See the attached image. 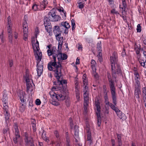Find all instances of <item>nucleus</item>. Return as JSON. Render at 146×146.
<instances>
[{"mask_svg": "<svg viewBox=\"0 0 146 146\" xmlns=\"http://www.w3.org/2000/svg\"><path fill=\"white\" fill-rule=\"evenodd\" d=\"M36 38H35L34 37L32 38V44L35 56L37 61V74L38 76H40L42 73L43 68L42 62L41 61L42 55V52L40 50L38 42Z\"/></svg>", "mask_w": 146, "mask_h": 146, "instance_id": "1", "label": "nucleus"}, {"mask_svg": "<svg viewBox=\"0 0 146 146\" xmlns=\"http://www.w3.org/2000/svg\"><path fill=\"white\" fill-rule=\"evenodd\" d=\"M47 52L49 56L52 55L53 61L49 63L48 66L49 65H50L52 67L53 66L54 68L56 69V73L55 75L57 78H58L59 76H60L61 65L59 62L56 61V56L59 52L58 51L56 47L53 46L51 49H48L47 50Z\"/></svg>", "mask_w": 146, "mask_h": 146, "instance_id": "2", "label": "nucleus"}, {"mask_svg": "<svg viewBox=\"0 0 146 146\" xmlns=\"http://www.w3.org/2000/svg\"><path fill=\"white\" fill-rule=\"evenodd\" d=\"M117 53L114 52L112 56L110 57V58L112 75L115 78L121 74L120 68L119 64L117 63Z\"/></svg>", "mask_w": 146, "mask_h": 146, "instance_id": "3", "label": "nucleus"}, {"mask_svg": "<svg viewBox=\"0 0 146 146\" xmlns=\"http://www.w3.org/2000/svg\"><path fill=\"white\" fill-rule=\"evenodd\" d=\"M49 94L51 97L53 99L56 98L59 101H62L65 100V102L67 106H69L70 104L69 98L68 96H65L64 94L58 93L56 94L54 92L50 91Z\"/></svg>", "mask_w": 146, "mask_h": 146, "instance_id": "4", "label": "nucleus"}, {"mask_svg": "<svg viewBox=\"0 0 146 146\" xmlns=\"http://www.w3.org/2000/svg\"><path fill=\"white\" fill-rule=\"evenodd\" d=\"M108 78L110 83V85L113 103L115 105H116L117 104V103L116 96L115 92V88L114 86L113 83L111 78V76L110 74H108Z\"/></svg>", "mask_w": 146, "mask_h": 146, "instance_id": "5", "label": "nucleus"}, {"mask_svg": "<svg viewBox=\"0 0 146 146\" xmlns=\"http://www.w3.org/2000/svg\"><path fill=\"white\" fill-rule=\"evenodd\" d=\"M59 27L58 26H55L54 27V29L53 30V32L55 35L56 39L58 40V48L60 47H61L63 42V37H61V34L60 33H58L57 32H59Z\"/></svg>", "mask_w": 146, "mask_h": 146, "instance_id": "6", "label": "nucleus"}, {"mask_svg": "<svg viewBox=\"0 0 146 146\" xmlns=\"http://www.w3.org/2000/svg\"><path fill=\"white\" fill-rule=\"evenodd\" d=\"M122 5L123 7H121V5H119L120 11L122 13L121 15H120V16L122 17L124 20L125 22H127V19L126 15V13L125 11V9L126 7V3L125 0H122Z\"/></svg>", "mask_w": 146, "mask_h": 146, "instance_id": "7", "label": "nucleus"}, {"mask_svg": "<svg viewBox=\"0 0 146 146\" xmlns=\"http://www.w3.org/2000/svg\"><path fill=\"white\" fill-rule=\"evenodd\" d=\"M48 69L51 71H53L55 72L54 76L56 79H57V80L58 81V82H59V83L61 85H63L64 84H66L67 83L66 80H59V79L60 78V77L61 76V68L60 69V76H59V77L58 78H57L55 76V74L56 73V71L57 70L56 69L54 68L53 67H52V66L50 65H48Z\"/></svg>", "mask_w": 146, "mask_h": 146, "instance_id": "8", "label": "nucleus"}, {"mask_svg": "<svg viewBox=\"0 0 146 146\" xmlns=\"http://www.w3.org/2000/svg\"><path fill=\"white\" fill-rule=\"evenodd\" d=\"M69 121L70 123V126L71 128H72L74 127V136L75 138H78V126L76 125H74V124L72 123V120L71 118H70L69 119Z\"/></svg>", "mask_w": 146, "mask_h": 146, "instance_id": "9", "label": "nucleus"}, {"mask_svg": "<svg viewBox=\"0 0 146 146\" xmlns=\"http://www.w3.org/2000/svg\"><path fill=\"white\" fill-rule=\"evenodd\" d=\"M60 28L63 29H64V33L65 34H67L68 32V29L70 27V26L69 23L66 22H63L61 23Z\"/></svg>", "mask_w": 146, "mask_h": 146, "instance_id": "10", "label": "nucleus"}, {"mask_svg": "<svg viewBox=\"0 0 146 146\" xmlns=\"http://www.w3.org/2000/svg\"><path fill=\"white\" fill-rule=\"evenodd\" d=\"M26 138L25 142L27 145H30V146H35L33 143V139L31 136L29 137L27 134L25 133Z\"/></svg>", "mask_w": 146, "mask_h": 146, "instance_id": "11", "label": "nucleus"}, {"mask_svg": "<svg viewBox=\"0 0 146 146\" xmlns=\"http://www.w3.org/2000/svg\"><path fill=\"white\" fill-rule=\"evenodd\" d=\"M11 27L7 26V33L9 35V41L10 42L12 43V31L11 29Z\"/></svg>", "mask_w": 146, "mask_h": 146, "instance_id": "12", "label": "nucleus"}, {"mask_svg": "<svg viewBox=\"0 0 146 146\" xmlns=\"http://www.w3.org/2000/svg\"><path fill=\"white\" fill-rule=\"evenodd\" d=\"M140 94V91L139 89H137L135 90L134 99L136 102H140L139 95Z\"/></svg>", "mask_w": 146, "mask_h": 146, "instance_id": "13", "label": "nucleus"}, {"mask_svg": "<svg viewBox=\"0 0 146 146\" xmlns=\"http://www.w3.org/2000/svg\"><path fill=\"white\" fill-rule=\"evenodd\" d=\"M5 106V107H3V109L4 110V112L5 113V119L6 121L8 120L10 117V114L8 113V106Z\"/></svg>", "mask_w": 146, "mask_h": 146, "instance_id": "14", "label": "nucleus"}, {"mask_svg": "<svg viewBox=\"0 0 146 146\" xmlns=\"http://www.w3.org/2000/svg\"><path fill=\"white\" fill-rule=\"evenodd\" d=\"M135 76V81L137 84L138 86H139L140 85V76L138 72L135 71L134 72Z\"/></svg>", "mask_w": 146, "mask_h": 146, "instance_id": "15", "label": "nucleus"}, {"mask_svg": "<svg viewBox=\"0 0 146 146\" xmlns=\"http://www.w3.org/2000/svg\"><path fill=\"white\" fill-rule=\"evenodd\" d=\"M58 58V61H59L60 60H65L67 58V55L65 54H62V53L59 52V53L57 55L56 57Z\"/></svg>", "mask_w": 146, "mask_h": 146, "instance_id": "16", "label": "nucleus"}, {"mask_svg": "<svg viewBox=\"0 0 146 146\" xmlns=\"http://www.w3.org/2000/svg\"><path fill=\"white\" fill-rule=\"evenodd\" d=\"M88 86H86L85 88H84V100L86 101H88L89 97H88Z\"/></svg>", "mask_w": 146, "mask_h": 146, "instance_id": "17", "label": "nucleus"}, {"mask_svg": "<svg viewBox=\"0 0 146 146\" xmlns=\"http://www.w3.org/2000/svg\"><path fill=\"white\" fill-rule=\"evenodd\" d=\"M97 48L98 53V54L97 55V56L99 58V59H100V60L101 61L102 53H101L102 50L101 49V43H99L97 44Z\"/></svg>", "mask_w": 146, "mask_h": 146, "instance_id": "18", "label": "nucleus"}, {"mask_svg": "<svg viewBox=\"0 0 146 146\" xmlns=\"http://www.w3.org/2000/svg\"><path fill=\"white\" fill-rule=\"evenodd\" d=\"M2 100L3 103V107H5V106H8L7 105L8 101L7 96V94L5 92L3 94Z\"/></svg>", "mask_w": 146, "mask_h": 146, "instance_id": "19", "label": "nucleus"}, {"mask_svg": "<svg viewBox=\"0 0 146 146\" xmlns=\"http://www.w3.org/2000/svg\"><path fill=\"white\" fill-rule=\"evenodd\" d=\"M18 96L19 97L21 102H24L25 100V93L22 91H19Z\"/></svg>", "mask_w": 146, "mask_h": 146, "instance_id": "20", "label": "nucleus"}, {"mask_svg": "<svg viewBox=\"0 0 146 146\" xmlns=\"http://www.w3.org/2000/svg\"><path fill=\"white\" fill-rule=\"evenodd\" d=\"M95 105L97 109V111L96 112V113H100V107L99 100L98 99L95 100Z\"/></svg>", "mask_w": 146, "mask_h": 146, "instance_id": "21", "label": "nucleus"}, {"mask_svg": "<svg viewBox=\"0 0 146 146\" xmlns=\"http://www.w3.org/2000/svg\"><path fill=\"white\" fill-rule=\"evenodd\" d=\"M118 117L120 119H122V120H125L126 117L123 113H122V112L119 110L116 113Z\"/></svg>", "mask_w": 146, "mask_h": 146, "instance_id": "22", "label": "nucleus"}, {"mask_svg": "<svg viewBox=\"0 0 146 146\" xmlns=\"http://www.w3.org/2000/svg\"><path fill=\"white\" fill-rule=\"evenodd\" d=\"M27 17L24 18V20L23 23V29L25 30V32H27L28 29V24L27 23Z\"/></svg>", "mask_w": 146, "mask_h": 146, "instance_id": "23", "label": "nucleus"}, {"mask_svg": "<svg viewBox=\"0 0 146 146\" xmlns=\"http://www.w3.org/2000/svg\"><path fill=\"white\" fill-rule=\"evenodd\" d=\"M86 76V75L84 74L83 75L82 77L83 86L84 87V88H85L86 86H87L88 80Z\"/></svg>", "mask_w": 146, "mask_h": 146, "instance_id": "24", "label": "nucleus"}, {"mask_svg": "<svg viewBox=\"0 0 146 146\" xmlns=\"http://www.w3.org/2000/svg\"><path fill=\"white\" fill-rule=\"evenodd\" d=\"M86 129L87 132V140L88 141L92 139V138L91 137V132L90 130L89 127H87Z\"/></svg>", "mask_w": 146, "mask_h": 146, "instance_id": "25", "label": "nucleus"}, {"mask_svg": "<svg viewBox=\"0 0 146 146\" xmlns=\"http://www.w3.org/2000/svg\"><path fill=\"white\" fill-rule=\"evenodd\" d=\"M56 15V12L54 11V9L51 10L48 14V16L50 19L54 17Z\"/></svg>", "mask_w": 146, "mask_h": 146, "instance_id": "26", "label": "nucleus"}, {"mask_svg": "<svg viewBox=\"0 0 146 146\" xmlns=\"http://www.w3.org/2000/svg\"><path fill=\"white\" fill-rule=\"evenodd\" d=\"M143 54L145 56V61L144 60H141V61H139V62L140 63L141 65L144 67L146 68V52L144 51L143 52Z\"/></svg>", "mask_w": 146, "mask_h": 146, "instance_id": "27", "label": "nucleus"}, {"mask_svg": "<svg viewBox=\"0 0 146 146\" xmlns=\"http://www.w3.org/2000/svg\"><path fill=\"white\" fill-rule=\"evenodd\" d=\"M91 64L92 71L95 72L96 70V63L95 61L94 60H92L91 61Z\"/></svg>", "mask_w": 146, "mask_h": 146, "instance_id": "28", "label": "nucleus"}, {"mask_svg": "<svg viewBox=\"0 0 146 146\" xmlns=\"http://www.w3.org/2000/svg\"><path fill=\"white\" fill-rule=\"evenodd\" d=\"M31 78L32 76L31 75H29L27 74H26V80L27 83H33L32 80L31 79Z\"/></svg>", "mask_w": 146, "mask_h": 146, "instance_id": "29", "label": "nucleus"}, {"mask_svg": "<svg viewBox=\"0 0 146 146\" xmlns=\"http://www.w3.org/2000/svg\"><path fill=\"white\" fill-rule=\"evenodd\" d=\"M44 21V25H51L50 19L48 17H45Z\"/></svg>", "mask_w": 146, "mask_h": 146, "instance_id": "30", "label": "nucleus"}, {"mask_svg": "<svg viewBox=\"0 0 146 146\" xmlns=\"http://www.w3.org/2000/svg\"><path fill=\"white\" fill-rule=\"evenodd\" d=\"M13 127L15 129V134H16L17 137H19L18 134H19V131L18 128V126L16 123H15L13 125Z\"/></svg>", "mask_w": 146, "mask_h": 146, "instance_id": "31", "label": "nucleus"}, {"mask_svg": "<svg viewBox=\"0 0 146 146\" xmlns=\"http://www.w3.org/2000/svg\"><path fill=\"white\" fill-rule=\"evenodd\" d=\"M33 83H27V92H29V91H30L31 92L32 91L33 89H32V84Z\"/></svg>", "mask_w": 146, "mask_h": 146, "instance_id": "32", "label": "nucleus"}, {"mask_svg": "<svg viewBox=\"0 0 146 146\" xmlns=\"http://www.w3.org/2000/svg\"><path fill=\"white\" fill-rule=\"evenodd\" d=\"M97 124L98 126H100L101 124V119L100 115V113H97Z\"/></svg>", "mask_w": 146, "mask_h": 146, "instance_id": "33", "label": "nucleus"}, {"mask_svg": "<svg viewBox=\"0 0 146 146\" xmlns=\"http://www.w3.org/2000/svg\"><path fill=\"white\" fill-rule=\"evenodd\" d=\"M45 29L47 32L49 33L51 32L52 26L51 25H44Z\"/></svg>", "mask_w": 146, "mask_h": 146, "instance_id": "34", "label": "nucleus"}, {"mask_svg": "<svg viewBox=\"0 0 146 146\" xmlns=\"http://www.w3.org/2000/svg\"><path fill=\"white\" fill-rule=\"evenodd\" d=\"M51 19L52 21H56L60 20L61 18L59 15H56L54 17Z\"/></svg>", "mask_w": 146, "mask_h": 146, "instance_id": "35", "label": "nucleus"}, {"mask_svg": "<svg viewBox=\"0 0 146 146\" xmlns=\"http://www.w3.org/2000/svg\"><path fill=\"white\" fill-rule=\"evenodd\" d=\"M110 106L111 109L115 111L116 113L118 111H119L118 108L116 107L115 106L113 105L112 104H110Z\"/></svg>", "mask_w": 146, "mask_h": 146, "instance_id": "36", "label": "nucleus"}, {"mask_svg": "<svg viewBox=\"0 0 146 146\" xmlns=\"http://www.w3.org/2000/svg\"><path fill=\"white\" fill-rule=\"evenodd\" d=\"M23 39L25 40H26L27 39V33H28V30H27V32H25V30H23Z\"/></svg>", "mask_w": 146, "mask_h": 146, "instance_id": "37", "label": "nucleus"}, {"mask_svg": "<svg viewBox=\"0 0 146 146\" xmlns=\"http://www.w3.org/2000/svg\"><path fill=\"white\" fill-rule=\"evenodd\" d=\"M47 3L48 1H47L44 0L41 3L40 6L42 7L45 8Z\"/></svg>", "mask_w": 146, "mask_h": 146, "instance_id": "38", "label": "nucleus"}, {"mask_svg": "<svg viewBox=\"0 0 146 146\" xmlns=\"http://www.w3.org/2000/svg\"><path fill=\"white\" fill-rule=\"evenodd\" d=\"M142 96L143 98H146V87H145L143 88Z\"/></svg>", "mask_w": 146, "mask_h": 146, "instance_id": "39", "label": "nucleus"}, {"mask_svg": "<svg viewBox=\"0 0 146 146\" xmlns=\"http://www.w3.org/2000/svg\"><path fill=\"white\" fill-rule=\"evenodd\" d=\"M117 137L118 139V145H121L122 143L121 141V135H120L117 134Z\"/></svg>", "mask_w": 146, "mask_h": 146, "instance_id": "40", "label": "nucleus"}, {"mask_svg": "<svg viewBox=\"0 0 146 146\" xmlns=\"http://www.w3.org/2000/svg\"><path fill=\"white\" fill-rule=\"evenodd\" d=\"M7 26H12L10 16H9L7 18Z\"/></svg>", "mask_w": 146, "mask_h": 146, "instance_id": "41", "label": "nucleus"}, {"mask_svg": "<svg viewBox=\"0 0 146 146\" xmlns=\"http://www.w3.org/2000/svg\"><path fill=\"white\" fill-rule=\"evenodd\" d=\"M35 120H33V121L32 123V124L33 131H35L36 130V127L35 124Z\"/></svg>", "mask_w": 146, "mask_h": 146, "instance_id": "42", "label": "nucleus"}, {"mask_svg": "<svg viewBox=\"0 0 146 146\" xmlns=\"http://www.w3.org/2000/svg\"><path fill=\"white\" fill-rule=\"evenodd\" d=\"M16 134H15V137L13 138V140L15 143H16L17 142V139L18 138H19L20 137V135L19 134H18V135L19 137H17Z\"/></svg>", "mask_w": 146, "mask_h": 146, "instance_id": "43", "label": "nucleus"}, {"mask_svg": "<svg viewBox=\"0 0 146 146\" xmlns=\"http://www.w3.org/2000/svg\"><path fill=\"white\" fill-rule=\"evenodd\" d=\"M66 146H70V140L69 139V137H66Z\"/></svg>", "mask_w": 146, "mask_h": 146, "instance_id": "44", "label": "nucleus"}, {"mask_svg": "<svg viewBox=\"0 0 146 146\" xmlns=\"http://www.w3.org/2000/svg\"><path fill=\"white\" fill-rule=\"evenodd\" d=\"M96 70L95 72H93V74L94 76V78H95L96 79H98V74L96 73Z\"/></svg>", "mask_w": 146, "mask_h": 146, "instance_id": "45", "label": "nucleus"}, {"mask_svg": "<svg viewBox=\"0 0 146 146\" xmlns=\"http://www.w3.org/2000/svg\"><path fill=\"white\" fill-rule=\"evenodd\" d=\"M42 137L43 139L45 140V141L47 142H48L49 141V140L46 138V136L45 134H42Z\"/></svg>", "mask_w": 146, "mask_h": 146, "instance_id": "46", "label": "nucleus"}, {"mask_svg": "<svg viewBox=\"0 0 146 146\" xmlns=\"http://www.w3.org/2000/svg\"><path fill=\"white\" fill-rule=\"evenodd\" d=\"M25 105L22 104V106H21L20 108V110L22 112H23L25 110Z\"/></svg>", "mask_w": 146, "mask_h": 146, "instance_id": "47", "label": "nucleus"}, {"mask_svg": "<svg viewBox=\"0 0 146 146\" xmlns=\"http://www.w3.org/2000/svg\"><path fill=\"white\" fill-rule=\"evenodd\" d=\"M84 3H83L82 2H79L78 3V7L80 9H82L84 7Z\"/></svg>", "mask_w": 146, "mask_h": 146, "instance_id": "48", "label": "nucleus"}, {"mask_svg": "<svg viewBox=\"0 0 146 146\" xmlns=\"http://www.w3.org/2000/svg\"><path fill=\"white\" fill-rule=\"evenodd\" d=\"M111 13L113 14H115L116 15L119 14V13H118V12L117 11H116L115 10V9H112L111 11Z\"/></svg>", "mask_w": 146, "mask_h": 146, "instance_id": "49", "label": "nucleus"}, {"mask_svg": "<svg viewBox=\"0 0 146 146\" xmlns=\"http://www.w3.org/2000/svg\"><path fill=\"white\" fill-rule=\"evenodd\" d=\"M141 27L140 25L138 24L137 25V32H140L141 31Z\"/></svg>", "mask_w": 146, "mask_h": 146, "instance_id": "50", "label": "nucleus"}, {"mask_svg": "<svg viewBox=\"0 0 146 146\" xmlns=\"http://www.w3.org/2000/svg\"><path fill=\"white\" fill-rule=\"evenodd\" d=\"M32 8L35 11L38 10L37 5L36 4H35L33 5Z\"/></svg>", "mask_w": 146, "mask_h": 146, "instance_id": "51", "label": "nucleus"}, {"mask_svg": "<svg viewBox=\"0 0 146 146\" xmlns=\"http://www.w3.org/2000/svg\"><path fill=\"white\" fill-rule=\"evenodd\" d=\"M58 89V87L57 86H54L52 88L51 91L54 92V91H56Z\"/></svg>", "mask_w": 146, "mask_h": 146, "instance_id": "52", "label": "nucleus"}, {"mask_svg": "<svg viewBox=\"0 0 146 146\" xmlns=\"http://www.w3.org/2000/svg\"><path fill=\"white\" fill-rule=\"evenodd\" d=\"M41 101L40 99H37L35 102V104L37 105H39L41 104Z\"/></svg>", "mask_w": 146, "mask_h": 146, "instance_id": "53", "label": "nucleus"}, {"mask_svg": "<svg viewBox=\"0 0 146 146\" xmlns=\"http://www.w3.org/2000/svg\"><path fill=\"white\" fill-rule=\"evenodd\" d=\"M54 135L56 138H58L59 137V133L58 131L57 130H55L54 131Z\"/></svg>", "mask_w": 146, "mask_h": 146, "instance_id": "54", "label": "nucleus"}, {"mask_svg": "<svg viewBox=\"0 0 146 146\" xmlns=\"http://www.w3.org/2000/svg\"><path fill=\"white\" fill-rule=\"evenodd\" d=\"M60 13V14L62 15L63 16V15L64 16V17L65 18L66 17V12L65 11H64V10Z\"/></svg>", "mask_w": 146, "mask_h": 146, "instance_id": "55", "label": "nucleus"}, {"mask_svg": "<svg viewBox=\"0 0 146 146\" xmlns=\"http://www.w3.org/2000/svg\"><path fill=\"white\" fill-rule=\"evenodd\" d=\"M135 50L137 54H138L140 52V49L138 47L135 48Z\"/></svg>", "mask_w": 146, "mask_h": 146, "instance_id": "56", "label": "nucleus"}, {"mask_svg": "<svg viewBox=\"0 0 146 146\" xmlns=\"http://www.w3.org/2000/svg\"><path fill=\"white\" fill-rule=\"evenodd\" d=\"M9 63L10 66H12L13 65V60H9Z\"/></svg>", "mask_w": 146, "mask_h": 146, "instance_id": "57", "label": "nucleus"}, {"mask_svg": "<svg viewBox=\"0 0 146 146\" xmlns=\"http://www.w3.org/2000/svg\"><path fill=\"white\" fill-rule=\"evenodd\" d=\"M14 36L15 38V39H16L18 38V33L16 32H14Z\"/></svg>", "mask_w": 146, "mask_h": 146, "instance_id": "58", "label": "nucleus"}, {"mask_svg": "<svg viewBox=\"0 0 146 146\" xmlns=\"http://www.w3.org/2000/svg\"><path fill=\"white\" fill-rule=\"evenodd\" d=\"M52 105L54 106H58L59 105L58 103V102L55 101H52Z\"/></svg>", "mask_w": 146, "mask_h": 146, "instance_id": "59", "label": "nucleus"}, {"mask_svg": "<svg viewBox=\"0 0 146 146\" xmlns=\"http://www.w3.org/2000/svg\"><path fill=\"white\" fill-rule=\"evenodd\" d=\"M9 130V128L8 127H6L5 129H3V133H6Z\"/></svg>", "mask_w": 146, "mask_h": 146, "instance_id": "60", "label": "nucleus"}, {"mask_svg": "<svg viewBox=\"0 0 146 146\" xmlns=\"http://www.w3.org/2000/svg\"><path fill=\"white\" fill-rule=\"evenodd\" d=\"M35 33L36 34H38L39 33V29L38 28H36L35 29Z\"/></svg>", "mask_w": 146, "mask_h": 146, "instance_id": "61", "label": "nucleus"}, {"mask_svg": "<svg viewBox=\"0 0 146 146\" xmlns=\"http://www.w3.org/2000/svg\"><path fill=\"white\" fill-rule=\"evenodd\" d=\"M75 88H78V83L77 82H76L75 84Z\"/></svg>", "mask_w": 146, "mask_h": 146, "instance_id": "62", "label": "nucleus"}, {"mask_svg": "<svg viewBox=\"0 0 146 146\" xmlns=\"http://www.w3.org/2000/svg\"><path fill=\"white\" fill-rule=\"evenodd\" d=\"M143 42L144 44H146V37H144L143 39Z\"/></svg>", "mask_w": 146, "mask_h": 146, "instance_id": "63", "label": "nucleus"}, {"mask_svg": "<svg viewBox=\"0 0 146 146\" xmlns=\"http://www.w3.org/2000/svg\"><path fill=\"white\" fill-rule=\"evenodd\" d=\"M143 99L145 107L146 108V98H143Z\"/></svg>", "mask_w": 146, "mask_h": 146, "instance_id": "64", "label": "nucleus"}]
</instances>
